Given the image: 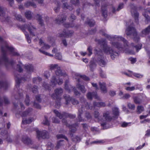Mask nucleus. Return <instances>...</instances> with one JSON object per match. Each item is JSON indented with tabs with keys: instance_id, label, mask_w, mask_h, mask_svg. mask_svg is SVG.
I'll use <instances>...</instances> for the list:
<instances>
[{
	"instance_id": "f257e3e1",
	"label": "nucleus",
	"mask_w": 150,
	"mask_h": 150,
	"mask_svg": "<svg viewBox=\"0 0 150 150\" xmlns=\"http://www.w3.org/2000/svg\"><path fill=\"white\" fill-rule=\"evenodd\" d=\"M107 37L110 40L114 41L111 43L113 48H116L120 50L123 51L126 53L130 54H134V51L129 50L131 47L134 46L133 43H132L130 46H129L127 45L126 40L120 36H110L107 35Z\"/></svg>"
},
{
	"instance_id": "f03ea898",
	"label": "nucleus",
	"mask_w": 150,
	"mask_h": 150,
	"mask_svg": "<svg viewBox=\"0 0 150 150\" xmlns=\"http://www.w3.org/2000/svg\"><path fill=\"white\" fill-rule=\"evenodd\" d=\"M99 113L97 111L95 112L94 114L95 118L97 119L98 122H100L101 125L104 127L107 123L111 119L118 117L119 115V111L117 108H114L112 109V115H110L108 112H105L103 113V118L101 120H99Z\"/></svg>"
},
{
	"instance_id": "7ed1b4c3",
	"label": "nucleus",
	"mask_w": 150,
	"mask_h": 150,
	"mask_svg": "<svg viewBox=\"0 0 150 150\" xmlns=\"http://www.w3.org/2000/svg\"><path fill=\"white\" fill-rule=\"evenodd\" d=\"M50 69H57L56 71V77L53 76L51 81L52 86H54L56 83L59 85L62 83V80L60 79L62 77H64L67 76L65 74L62 72L60 69V67L57 64H51L50 66Z\"/></svg>"
},
{
	"instance_id": "20e7f679",
	"label": "nucleus",
	"mask_w": 150,
	"mask_h": 150,
	"mask_svg": "<svg viewBox=\"0 0 150 150\" xmlns=\"http://www.w3.org/2000/svg\"><path fill=\"white\" fill-rule=\"evenodd\" d=\"M39 45L41 47L39 50L40 52L49 56H53V55L50 54L45 51V50L49 49L50 48V46L45 43L42 38H40L39 39Z\"/></svg>"
},
{
	"instance_id": "39448f33",
	"label": "nucleus",
	"mask_w": 150,
	"mask_h": 150,
	"mask_svg": "<svg viewBox=\"0 0 150 150\" xmlns=\"http://www.w3.org/2000/svg\"><path fill=\"white\" fill-rule=\"evenodd\" d=\"M103 47V50L105 53L108 54H110L112 59H114L116 56L118 55V53L117 52H114L110 47L108 46L106 44H104Z\"/></svg>"
},
{
	"instance_id": "423d86ee",
	"label": "nucleus",
	"mask_w": 150,
	"mask_h": 150,
	"mask_svg": "<svg viewBox=\"0 0 150 150\" xmlns=\"http://www.w3.org/2000/svg\"><path fill=\"white\" fill-rule=\"evenodd\" d=\"M32 109L31 108H29L28 109V110H27L25 112H23V113H22V112H21L20 114L21 116L23 118L24 117H25L28 115V114L32 111ZM33 120V119L32 118H29L28 120L24 119V118H23L22 125L30 123Z\"/></svg>"
},
{
	"instance_id": "0eeeda50",
	"label": "nucleus",
	"mask_w": 150,
	"mask_h": 150,
	"mask_svg": "<svg viewBox=\"0 0 150 150\" xmlns=\"http://www.w3.org/2000/svg\"><path fill=\"white\" fill-rule=\"evenodd\" d=\"M125 32L126 34L128 35H130L132 33L134 35L136 36V37L134 38V39L135 40L136 38L137 41L139 40L138 37L134 27L130 26L128 27L126 30Z\"/></svg>"
},
{
	"instance_id": "6e6552de",
	"label": "nucleus",
	"mask_w": 150,
	"mask_h": 150,
	"mask_svg": "<svg viewBox=\"0 0 150 150\" xmlns=\"http://www.w3.org/2000/svg\"><path fill=\"white\" fill-rule=\"evenodd\" d=\"M36 132L37 137L39 139H40L41 138L45 139L47 137L48 133L45 131H40L38 130H36Z\"/></svg>"
},
{
	"instance_id": "1a4fd4ad",
	"label": "nucleus",
	"mask_w": 150,
	"mask_h": 150,
	"mask_svg": "<svg viewBox=\"0 0 150 150\" xmlns=\"http://www.w3.org/2000/svg\"><path fill=\"white\" fill-rule=\"evenodd\" d=\"M62 93V89H57L55 91V94H53L52 97L54 99H57L58 98L59 95L61 94Z\"/></svg>"
},
{
	"instance_id": "9d476101",
	"label": "nucleus",
	"mask_w": 150,
	"mask_h": 150,
	"mask_svg": "<svg viewBox=\"0 0 150 150\" xmlns=\"http://www.w3.org/2000/svg\"><path fill=\"white\" fill-rule=\"evenodd\" d=\"M27 28L29 31L30 32V35L32 36L33 37L35 36V35H37L36 34H34V33H35L36 31V29L32 25H29L28 27H27Z\"/></svg>"
},
{
	"instance_id": "9b49d317",
	"label": "nucleus",
	"mask_w": 150,
	"mask_h": 150,
	"mask_svg": "<svg viewBox=\"0 0 150 150\" xmlns=\"http://www.w3.org/2000/svg\"><path fill=\"white\" fill-rule=\"evenodd\" d=\"M22 142L25 144L30 145L32 144V142L30 139L26 136H24L22 138Z\"/></svg>"
},
{
	"instance_id": "f8f14e48",
	"label": "nucleus",
	"mask_w": 150,
	"mask_h": 150,
	"mask_svg": "<svg viewBox=\"0 0 150 150\" xmlns=\"http://www.w3.org/2000/svg\"><path fill=\"white\" fill-rule=\"evenodd\" d=\"M87 97L88 99H91L93 98H94L95 99H98V97L95 93H91L90 92L88 93L87 95Z\"/></svg>"
},
{
	"instance_id": "ddd939ff",
	"label": "nucleus",
	"mask_w": 150,
	"mask_h": 150,
	"mask_svg": "<svg viewBox=\"0 0 150 150\" xmlns=\"http://www.w3.org/2000/svg\"><path fill=\"white\" fill-rule=\"evenodd\" d=\"M64 142L63 140H60L58 142L56 148L57 149H59L62 148L64 145Z\"/></svg>"
},
{
	"instance_id": "4468645a",
	"label": "nucleus",
	"mask_w": 150,
	"mask_h": 150,
	"mask_svg": "<svg viewBox=\"0 0 150 150\" xmlns=\"http://www.w3.org/2000/svg\"><path fill=\"white\" fill-rule=\"evenodd\" d=\"M131 13L132 16L134 17L136 21H138L139 14L136 11H134L133 10H131Z\"/></svg>"
},
{
	"instance_id": "2eb2a0df",
	"label": "nucleus",
	"mask_w": 150,
	"mask_h": 150,
	"mask_svg": "<svg viewBox=\"0 0 150 150\" xmlns=\"http://www.w3.org/2000/svg\"><path fill=\"white\" fill-rule=\"evenodd\" d=\"M149 32H150V26H149L145 30H143L142 32V36H144V35H146Z\"/></svg>"
},
{
	"instance_id": "dca6fc26",
	"label": "nucleus",
	"mask_w": 150,
	"mask_h": 150,
	"mask_svg": "<svg viewBox=\"0 0 150 150\" xmlns=\"http://www.w3.org/2000/svg\"><path fill=\"white\" fill-rule=\"evenodd\" d=\"M100 88L104 93L106 92V88L105 86V83H100Z\"/></svg>"
},
{
	"instance_id": "f3484780",
	"label": "nucleus",
	"mask_w": 150,
	"mask_h": 150,
	"mask_svg": "<svg viewBox=\"0 0 150 150\" xmlns=\"http://www.w3.org/2000/svg\"><path fill=\"white\" fill-rule=\"evenodd\" d=\"M26 69L30 72L33 71V66L30 64H28L26 66Z\"/></svg>"
},
{
	"instance_id": "a211bd4d",
	"label": "nucleus",
	"mask_w": 150,
	"mask_h": 150,
	"mask_svg": "<svg viewBox=\"0 0 150 150\" xmlns=\"http://www.w3.org/2000/svg\"><path fill=\"white\" fill-rule=\"evenodd\" d=\"M125 89L126 90L129 91H132L134 90L135 89V86H133L132 87L127 86H125Z\"/></svg>"
},
{
	"instance_id": "6ab92c4d",
	"label": "nucleus",
	"mask_w": 150,
	"mask_h": 150,
	"mask_svg": "<svg viewBox=\"0 0 150 150\" xmlns=\"http://www.w3.org/2000/svg\"><path fill=\"white\" fill-rule=\"evenodd\" d=\"M6 49L7 50H10V51H11V52L12 53H13V55H17V53H15V52H14V51L13 48V47H9L8 46H6Z\"/></svg>"
},
{
	"instance_id": "aec40b11",
	"label": "nucleus",
	"mask_w": 150,
	"mask_h": 150,
	"mask_svg": "<svg viewBox=\"0 0 150 150\" xmlns=\"http://www.w3.org/2000/svg\"><path fill=\"white\" fill-rule=\"evenodd\" d=\"M148 11H147L146 10H144V12L143 15L145 17L146 19L148 21H149L150 20V18L149 16L146 14V13H147Z\"/></svg>"
},
{
	"instance_id": "412c9836",
	"label": "nucleus",
	"mask_w": 150,
	"mask_h": 150,
	"mask_svg": "<svg viewBox=\"0 0 150 150\" xmlns=\"http://www.w3.org/2000/svg\"><path fill=\"white\" fill-rule=\"evenodd\" d=\"M128 108L131 110H134L135 108V106L134 104L130 103H128L127 104Z\"/></svg>"
},
{
	"instance_id": "4be33fe9",
	"label": "nucleus",
	"mask_w": 150,
	"mask_h": 150,
	"mask_svg": "<svg viewBox=\"0 0 150 150\" xmlns=\"http://www.w3.org/2000/svg\"><path fill=\"white\" fill-rule=\"evenodd\" d=\"M143 107L141 106H139L137 107V112L139 113H140L144 110Z\"/></svg>"
},
{
	"instance_id": "5701e85b",
	"label": "nucleus",
	"mask_w": 150,
	"mask_h": 150,
	"mask_svg": "<svg viewBox=\"0 0 150 150\" xmlns=\"http://www.w3.org/2000/svg\"><path fill=\"white\" fill-rule=\"evenodd\" d=\"M77 87L81 90L83 93H84L86 92L84 86H80L79 84H78L77 85Z\"/></svg>"
},
{
	"instance_id": "b1692460",
	"label": "nucleus",
	"mask_w": 150,
	"mask_h": 150,
	"mask_svg": "<svg viewBox=\"0 0 150 150\" xmlns=\"http://www.w3.org/2000/svg\"><path fill=\"white\" fill-rule=\"evenodd\" d=\"M54 112L55 114L60 119L62 118L63 117V115L60 113L59 112L56 110H54Z\"/></svg>"
},
{
	"instance_id": "393cba45",
	"label": "nucleus",
	"mask_w": 150,
	"mask_h": 150,
	"mask_svg": "<svg viewBox=\"0 0 150 150\" xmlns=\"http://www.w3.org/2000/svg\"><path fill=\"white\" fill-rule=\"evenodd\" d=\"M131 125V122H124L121 124V126L122 127H126Z\"/></svg>"
},
{
	"instance_id": "a878e982",
	"label": "nucleus",
	"mask_w": 150,
	"mask_h": 150,
	"mask_svg": "<svg viewBox=\"0 0 150 150\" xmlns=\"http://www.w3.org/2000/svg\"><path fill=\"white\" fill-rule=\"evenodd\" d=\"M41 80V79L39 77L34 78L33 79V82L34 83H38Z\"/></svg>"
},
{
	"instance_id": "bb28decb",
	"label": "nucleus",
	"mask_w": 150,
	"mask_h": 150,
	"mask_svg": "<svg viewBox=\"0 0 150 150\" xmlns=\"http://www.w3.org/2000/svg\"><path fill=\"white\" fill-rule=\"evenodd\" d=\"M25 15L26 17L28 19L30 18L31 16V13L30 11H27L25 13Z\"/></svg>"
},
{
	"instance_id": "cd10ccee",
	"label": "nucleus",
	"mask_w": 150,
	"mask_h": 150,
	"mask_svg": "<svg viewBox=\"0 0 150 150\" xmlns=\"http://www.w3.org/2000/svg\"><path fill=\"white\" fill-rule=\"evenodd\" d=\"M94 105L96 106H97L99 107H101V106H105V104L103 102H100L99 103H97V104H96L95 103H94Z\"/></svg>"
},
{
	"instance_id": "c85d7f7f",
	"label": "nucleus",
	"mask_w": 150,
	"mask_h": 150,
	"mask_svg": "<svg viewBox=\"0 0 150 150\" xmlns=\"http://www.w3.org/2000/svg\"><path fill=\"white\" fill-rule=\"evenodd\" d=\"M55 58L58 59H61L62 58V57L61 54L59 53H56L55 54Z\"/></svg>"
},
{
	"instance_id": "c756f323",
	"label": "nucleus",
	"mask_w": 150,
	"mask_h": 150,
	"mask_svg": "<svg viewBox=\"0 0 150 150\" xmlns=\"http://www.w3.org/2000/svg\"><path fill=\"white\" fill-rule=\"evenodd\" d=\"M142 45L141 44H139L138 45L134 46V47L136 50L137 52H138L139 50H140L142 47Z\"/></svg>"
},
{
	"instance_id": "7c9ffc66",
	"label": "nucleus",
	"mask_w": 150,
	"mask_h": 150,
	"mask_svg": "<svg viewBox=\"0 0 150 150\" xmlns=\"http://www.w3.org/2000/svg\"><path fill=\"white\" fill-rule=\"evenodd\" d=\"M134 76L137 78H141L143 76V75L139 74L134 73L133 74Z\"/></svg>"
},
{
	"instance_id": "2f4dec72",
	"label": "nucleus",
	"mask_w": 150,
	"mask_h": 150,
	"mask_svg": "<svg viewBox=\"0 0 150 150\" xmlns=\"http://www.w3.org/2000/svg\"><path fill=\"white\" fill-rule=\"evenodd\" d=\"M57 137L58 139H60L62 138H64L67 141H68V139L66 137L64 136L62 134H60L57 135Z\"/></svg>"
},
{
	"instance_id": "473e14b6",
	"label": "nucleus",
	"mask_w": 150,
	"mask_h": 150,
	"mask_svg": "<svg viewBox=\"0 0 150 150\" xmlns=\"http://www.w3.org/2000/svg\"><path fill=\"white\" fill-rule=\"evenodd\" d=\"M134 101L136 103L138 104L140 103L141 100L137 97L134 98Z\"/></svg>"
},
{
	"instance_id": "72a5a7b5",
	"label": "nucleus",
	"mask_w": 150,
	"mask_h": 150,
	"mask_svg": "<svg viewBox=\"0 0 150 150\" xmlns=\"http://www.w3.org/2000/svg\"><path fill=\"white\" fill-rule=\"evenodd\" d=\"M129 60L131 62L132 64H134L136 61V58L130 57L129 58Z\"/></svg>"
},
{
	"instance_id": "f704fd0d",
	"label": "nucleus",
	"mask_w": 150,
	"mask_h": 150,
	"mask_svg": "<svg viewBox=\"0 0 150 150\" xmlns=\"http://www.w3.org/2000/svg\"><path fill=\"white\" fill-rule=\"evenodd\" d=\"M24 34L25 35L26 38L27 39V41L28 43H30L31 42V40L30 39V38L29 37V36L28 34H27L26 32H24Z\"/></svg>"
},
{
	"instance_id": "c9c22d12",
	"label": "nucleus",
	"mask_w": 150,
	"mask_h": 150,
	"mask_svg": "<svg viewBox=\"0 0 150 150\" xmlns=\"http://www.w3.org/2000/svg\"><path fill=\"white\" fill-rule=\"evenodd\" d=\"M130 97V95L129 94L127 93L125 94L123 97H122V98L123 99H127L129 98Z\"/></svg>"
},
{
	"instance_id": "e433bc0d",
	"label": "nucleus",
	"mask_w": 150,
	"mask_h": 150,
	"mask_svg": "<svg viewBox=\"0 0 150 150\" xmlns=\"http://www.w3.org/2000/svg\"><path fill=\"white\" fill-rule=\"evenodd\" d=\"M95 23L94 21L92 20L90 21L89 22H87V23L91 26L95 24Z\"/></svg>"
},
{
	"instance_id": "4c0bfd02",
	"label": "nucleus",
	"mask_w": 150,
	"mask_h": 150,
	"mask_svg": "<svg viewBox=\"0 0 150 150\" xmlns=\"http://www.w3.org/2000/svg\"><path fill=\"white\" fill-rule=\"evenodd\" d=\"M25 102L27 105H28L29 103V97L27 96L25 100Z\"/></svg>"
},
{
	"instance_id": "58836bf2",
	"label": "nucleus",
	"mask_w": 150,
	"mask_h": 150,
	"mask_svg": "<svg viewBox=\"0 0 150 150\" xmlns=\"http://www.w3.org/2000/svg\"><path fill=\"white\" fill-rule=\"evenodd\" d=\"M99 64L101 66L103 67L105 65V62L103 60L101 59L100 61Z\"/></svg>"
},
{
	"instance_id": "ea45409f",
	"label": "nucleus",
	"mask_w": 150,
	"mask_h": 150,
	"mask_svg": "<svg viewBox=\"0 0 150 150\" xmlns=\"http://www.w3.org/2000/svg\"><path fill=\"white\" fill-rule=\"evenodd\" d=\"M64 98L66 100L67 103H68V101H69L71 100V98L68 96H64Z\"/></svg>"
},
{
	"instance_id": "a19ab883",
	"label": "nucleus",
	"mask_w": 150,
	"mask_h": 150,
	"mask_svg": "<svg viewBox=\"0 0 150 150\" xmlns=\"http://www.w3.org/2000/svg\"><path fill=\"white\" fill-rule=\"evenodd\" d=\"M123 4H119L118 8L117 9V11H119V10H120V9H122L123 8Z\"/></svg>"
},
{
	"instance_id": "79ce46f5",
	"label": "nucleus",
	"mask_w": 150,
	"mask_h": 150,
	"mask_svg": "<svg viewBox=\"0 0 150 150\" xmlns=\"http://www.w3.org/2000/svg\"><path fill=\"white\" fill-rule=\"evenodd\" d=\"M43 123L45 125H49V122L46 117H45V120L43 121Z\"/></svg>"
},
{
	"instance_id": "37998d69",
	"label": "nucleus",
	"mask_w": 150,
	"mask_h": 150,
	"mask_svg": "<svg viewBox=\"0 0 150 150\" xmlns=\"http://www.w3.org/2000/svg\"><path fill=\"white\" fill-rule=\"evenodd\" d=\"M64 34H62V35H61V37H67V36L69 37L70 35V34H69L67 32V33H64Z\"/></svg>"
},
{
	"instance_id": "c03bdc74",
	"label": "nucleus",
	"mask_w": 150,
	"mask_h": 150,
	"mask_svg": "<svg viewBox=\"0 0 150 150\" xmlns=\"http://www.w3.org/2000/svg\"><path fill=\"white\" fill-rule=\"evenodd\" d=\"M32 90L33 93H35L37 91V87L35 86L32 88Z\"/></svg>"
},
{
	"instance_id": "a18cd8bd",
	"label": "nucleus",
	"mask_w": 150,
	"mask_h": 150,
	"mask_svg": "<svg viewBox=\"0 0 150 150\" xmlns=\"http://www.w3.org/2000/svg\"><path fill=\"white\" fill-rule=\"evenodd\" d=\"M21 64L20 65H17V69L20 72L22 71V69L21 68Z\"/></svg>"
},
{
	"instance_id": "49530a36",
	"label": "nucleus",
	"mask_w": 150,
	"mask_h": 150,
	"mask_svg": "<svg viewBox=\"0 0 150 150\" xmlns=\"http://www.w3.org/2000/svg\"><path fill=\"white\" fill-rule=\"evenodd\" d=\"M149 116V114L146 115H142L140 116V118L141 119H142L147 117Z\"/></svg>"
},
{
	"instance_id": "de8ad7c7",
	"label": "nucleus",
	"mask_w": 150,
	"mask_h": 150,
	"mask_svg": "<svg viewBox=\"0 0 150 150\" xmlns=\"http://www.w3.org/2000/svg\"><path fill=\"white\" fill-rule=\"evenodd\" d=\"M110 94L111 96H114L115 95V92L113 91H111L110 92Z\"/></svg>"
},
{
	"instance_id": "09e8293b",
	"label": "nucleus",
	"mask_w": 150,
	"mask_h": 150,
	"mask_svg": "<svg viewBox=\"0 0 150 150\" xmlns=\"http://www.w3.org/2000/svg\"><path fill=\"white\" fill-rule=\"evenodd\" d=\"M145 143H144L142 146L140 145L139 146L136 148L137 150H138L142 149L145 145Z\"/></svg>"
},
{
	"instance_id": "8fccbe9b",
	"label": "nucleus",
	"mask_w": 150,
	"mask_h": 150,
	"mask_svg": "<svg viewBox=\"0 0 150 150\" xmlns=\"http://www.w3.org/2000/svg\"><path fill=\"white\" fill-rule=\"evenodd\" d=\"M88 51L89 54H88L89 56H90L92 54V49L91 47H89L88 49Z\"/></svg>"
},
{
	"instance_id": "3c124183",
	"label": "nucleus",
	"mask_w": 150,
	"mask_h": 150,
	"mask_svg": "<svg viewBox=\"0 0 150 150\" xmlns=\"http://www.w3.org/2000/svg\"><path fill=\"white\" fill-rule=\"evenodd\" d=\"M81 78L86 80L88 81L89 80V78L85 75H83L81 76Z\"/></svg>"
},
{
	"instance_id": "603ef678",
	"label": "nucleus",
	"mask_w": 150,
	"mask_h": 150,
	"mask_svg": "<svg viewBox=\"0 0 150 150\" xmlns=\"http://www.w3.org/2000/svg\"><path fill=\"white\" fill-rule=\"evenodd\" d=\"M145 135L147 137H149L150 136V130H147Z\"/></svg>"
},
{
	"instance_id": "864d4df0",
	"label": "nucleus",
	"mask_w": 150,
	"mask_h": 150,
	"mask_svg": "<svg viewBox=\"0 0 150 150\" xmlns=\"http://www.w3.org/2000/svg\"><path fill=\"white\" fill-rule=\"evenodd\" d=\"M34 106L35 107L37 108H40V105L37 103H35L34 104Z\"/></svg>"
},
{
	"instance_id": "5fc2aeb1",
	"label": "nucleus",
	"mask_w": 150,
	"mask_h": 150,
	"mask_svg": "<svg viewBox=\"0 0 150 150\" xmlns=\"http://www.w3.org/2000/svg\"><path fill=\"white\" fill-rule=\"evenodd\" d=\"M38 20L40 22V23L42 25V24L43 22L41 20V17L39 15H38Z\"/></svg>"
},
{
	"instance_id": "6e6d98bb",
	"label": "nucleus",
	"mask_w": 150,
	"mask_h": 150,
	"mask_svg": "<svg viewBox=\"0 0 150 150\" xmlns=\"http://www.w3.org/2000/svg\"><path fill=\"white\" fill-rule=\"evenodd\" d=\"M16 18L18 20L20 21H22V18L21 16L20 15H18L17 16V17H16Z\"/></svg>"
},
{
	"instance_id": "4d7b16f0",
	"label": "nucleus",
	"mask_w": 150,
	"mask_h": 150,
	"mask_svg": "<svg viewBox=\"0 0 150 150\" xmlns=\"http://www.w3.org/2000/svg\"><path fill=\"white\" fill-rule=\"evenodd\" d=\"M92 86L93 87H95L96 89H98V88L97 87V84L96 83H92Z\"/></svg>"
},
{
	"instance_id": "13d9d810",
	"label": "nucleus",
	"mask_w": 150,
	"mask_h": 150,
	"mask_svg": "<svg viewBox=\"0 0 150 150\" xmlns=\"http://www.w3.org/2000/svg\"><path fill=\"white\" fill-rule=\"evenodd\" d=\"M102 143V141H93L92 142V143Z\"/></svg>"
},
{
	"instance_id": "bf43d9fd",
	"label": "nucleus",
	"mask_w": 150,
	"mask_h": 150,
	"mask_svg": "<svg viewBox=\"0 0 150 150\" xmlns=\"http://www.w3.org/2000/svg\"><path fill=\"white\" fill-rule=\"evenodd\" d=\"M16 87H19V84L20 83V82L19 81H18L17 80H16Z\"/></svg>"
},
{
	"instance_id": "052dcab7",
	"label": "nucleus",
	"mask_w": 150,
	"mask_h": 150,
	"mask_svg": "<svg viewBox=\"0 0 150 150\" xmlns=\"http://www.w3.org/2000/svg\"><path fill=\"white\" fill-rule=\"evenodd\" d=\"M73 104L74 105H76L78 103V102L77 100H73L72 101Z\"/></svg>"
},
{
	"instance_id": "680f3d73",
	"label": "nucleus",
	"mask_w": 150,
	"mask_h": 150,
	"mask_svg": "<svg viewBox=\"0 0 150 150\" xmlns=\"http://www.w3.org/2000/svg\"><path fill=\"white\" fill-rule=\"evenodd\" d=\"M102 14L104 17H105L107 16V12L105 10L104 11H103Z\"/></svg>"
},
{
	"instance_id": "e2e57ef3",
	"label": "nucleus",
	"mask_w": 150,
	"mask_h": 150,
	"mask_svg": "<svg viewBox=\"0 0 150 150\" xmlns=\"http://www.w3.org/2000/svg\"><path fill=\"white\" fill-rule=\"evenodd\" d=\"M73 141H78L80 140V139L79 137H76V138L73 139H72Z\"/></svg>"
},
{
	"instance_id": "0e129e2a",
	"label": "nucleus",
	"mask_w": 150,
	"mask_h": 150,
	"mask_svg": "<svg viewBox=\"0 0 150 150\" xmlns=\"http://www.w3.org/2000/svg\"><path fill=\"white\" fill-rule=\"evenodd\" d=\"M63 5H64V8H66L68 9L69 8V7L68 6H67V3H64L63 4Z\"/></svg>"
},
{
	"instance_id": "69168bd1",
	"label": "nucleus",
	"mask_w": 150,
	"mask_h": 150,
	"mask_svg": "<svg viewBox=\"0 0 150 150\" xmlns=\"http://www.w3.org/2000/svg\"><path fill=\"white\" fill-rule=\"evenodd\" d=\"M45 85H46L45 86V84H44L43 85V87H44V88H45L46 89H49V88H48L49 86H48L46 84H45Z\"/></svg>"
},
{
	"instance_id": "338daca9",
	"label": "nucleus",
	"mask_w": 150,
	"mask_h": 150,
	"mask_svg": "<svg viewBox=\"0 0 150 150\" xmlns=\"http://www.w3.org/2000/svg\"><path fill=\"white\" fill-rule=\"evenodd\" d=\"M119 95L122 98V97H123V96L124 95H123V93L121 91H120L119 92Z\"/></svg>"
},
{
	"instance_id": "774afa93",
	"label": "nucleus",
	"mask_w": 150,
	"mask_h": 150,
	"mask_svg": "<svg viewBox=\"0 0 150 150\" xmlns=\"http://www.w3.org/2000/svg\"><path fill=\"white\" fill-rule=\"evenodd\" d=\"M86 117L88 119H89V118H90L91 117V116L90 115V114L89 113H88L86 114Z\"/></svg>"
}]
</instances>
